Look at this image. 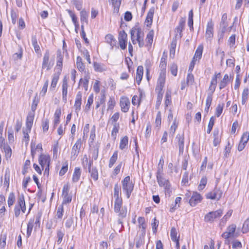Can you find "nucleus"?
Masks as SVG:
<instances>
[{
	"mask_svg": "<svg viewBox=\"0 0 249 249\" xmlns=\"http://www.w3.org/2000/svg\"><path fill=\"white\" fill-rule=\"evenodd\" d=\"M114 210L118 216V224L123 227V220L125 218L127 213L126 207L123 206V202L114 203Z\"/></svg>",
	"mask_w": 249,
	"mask_h": 249,
	"instance_id": "f257e3e1",
	"label": "nucleus"
},
{
	"mask_svg": "<svg viewBox=\"0 0 249 249\" xmlns=\"http://www.w3.org/2000/svg\"><path fill=\"white\" fill-rule=\"evenodd\" d=\"M31 129V113H29L27 117L26 126L23 128L22 133L23 134V143L24 142L26 146L28 144L30 136L29 134Z\"/></svg>",
	"mask_w": 249,
	"mask_h": 249,
	"instance_id": "f03ea898",
	"label": "nucleus"
},
{
	"mask_svg": "<svg viewBox=\"0 0 249 249\" xmlns=\"http://www.w3.org/2000/svg\"><path fill=\"white\" fill-rule=\"evenodd\" d=\"M122 183L123 190L125 193L127 198H129L134 188V184L130 181V177H125Z\"/></svg>",
	"mask_w": 249,
	"mask_h": 249,
	"instance_id": "7ed1b4c3",
	"label": "nucleus"
},
{
	"mask_svg": "<svg viewBox=\"0 0 249 249\" xmlns=\"http://www.w3.org/2000/svg\"><path fill=\"white\" fill-rule=\"evenodd\" d=\"M50 161V156L48 154H41L39 155L38 162L42 169H45V174H49Z\"/></svg>",
	"mask_w": 249,
	"mask_h": 249,
	"instance_id": "20e7f679",
	"label": "nucleus"
},
{
	"mask_svg": "<svg viewBox=\"0 0 249 249\" xmlns=\"http://www.w3.org/2000/svg\"><path fill=\"white\" fill-rule=\"evenodd\" d=\"M223 213V210L219 209L215 211H212L207 213L204 216L205 222L213 223L221 217Z\"/></svg>",
	"mask_w": 249,
	"mask_h": 249,
	"instance_id": "39448f33",
	"label": "nucleus"
},
{
	"mask_svg": "<svg viewBox=\"0 0 249 249\" xmlns=\"http://www.w3.org/2000/svg\"><path fill=\"white\" fill-rule=\"evenodd\" d=\"M236 229V226L235 224L230 225L227 228L226 231L222 234V236L226 239L236 237L237 235L235 233Z\"/></svg>",
	"mask_w": 249,
	"mask_h": 249,
	"instance_id": "423d86ee",
	"label": "nucleus"
},
{
	"mask_svg": "<svg viewBox=\"0 0 249 249\" xmlns=\"http://www.w3.org/2000/svg\"><path fill=\"white\" fill-rule=\"evenodd\" d=\"M82 143V140L81 138H80L77 140L75 143L72 146L71 153V160H74L76 159L79 153Z\"/></svg>",
	"mask_w": 249,
	"mask_h": 249,
	"instance_id": "0eeeda50",
	"label": "nucleus"
},
{
	"mask_svg": "<svg viewBox=\"0 0 249 249\" xmlns=\"http://www.w3.org/2000/svg\"><path fill=\"white\" fill-rule=\"evenodd\" d=\"M84 159H85V160L83 162L86 161L87 163L88 164V169L90 177L92 178L94 181H97L98 179V172L97 169L96 168L91 167L92 161L91 160L88 161V158L86 156H85Z\"/></svg>",
	"mask_w": 249,
	"mask_h": 249,
	"instance_id": "6e6552de",
	"label": "nucleus"
},
{
	"mask_svg": "<svg viewBox=\"0 0 249 249\" xmlns=\"http://www.w3.org/2000/svg\"><path fill=\"white\" fill-rule=\"evenodd\" d=\"M50 53L48 50H47L44 54L43 62L42 69H46L47 71L50 70L53 65V62L49 60Z\"/></svg>",
	"mask_w": 249,
	"mask_h": 249,
	"instance_id": "1a4fd4ad",
	"label": "nucleus"
},
{
	"mask_svg": "<svg viewBox=\"0 0 249 249\" xmlns=\"http://www.w3.org/2000/svg\"><path fill=\"white\" fill-rule=\"evenodd\" d=\"M185 24V19L181 18L178 23V25L175 29V38L174 39H180L182 36V32L184 28Z\"/></svg>",
	"mask_w": 249,
	"mask_h": 249,
	"instance_id": "9d476101",
	"label": "nucleus"
},
{
	"mask_svg": "<svg viewBox=\"0 0 249 249\" xmlns=\"http://www.w3.org/2000/svg\"><path fill=\"white\" fill-rule=\"evenodd\" d=\"M222 196V192L218 188H215L206 195V198L210 199L219 200Z\"/></svg>",
	"mask_w": 249,
	"mask_h": 249,
	"instance_id": "9b49d317",
	"label": "nucleus"
},
{
	"mask_svg": "<svg viewBox=\"0 0 249 249\" xmlns=\"http://www.w3.org/2000/svg\"><path fill=\"white\" fill-rule=\"evenodd\" d=\"M130 102L129 99L125 96H122L120 100V106L122 111L127 112L129 110Z\"/></svg>",
	"mask_w": 249,
	"mask_h": 249,
	"instance_id": "f8f14e48",
	"label": "nucleus"
},
{
	"mask_svg": "<svg viewBox=\"0 0 249 249\" xmlns=\"http://www.w3.org/2000/svg\"><path fill=\"white\" fill-rule=\"evenodd\" d=\"M213 23L210 20L207 24L205 37L207 40L211 41L213 36Z\"/></svg>",
	"mask_w": 249,
	"mask_h": 249,
	"instance_id": "ddd939ff",
	"label": "nucleus"
},
{
	"mask_svg": "<svg viewBox=\"0 0 249 249\" xmlns=\"http://www.w3.org/2000/svg\"><path fill=\"white\" fill-rule=\"evenodd\" d=\"M118 40L121 49L122 50L125 49L127 45V35L124 31L120 32Z\"/></svg>",
	"mask_w": 249,
	"mask_h": 249,
	"instance_id": "4468645a",
	"label": "nucleus"
},
{
	"mask_svg": "<svg viewBox=\"0 0 249 249\" xmlns=\"http://www.w3.org/2000/svg\"><path fill=\"white\" fill-rule=\"evenodd\" d=\"M113 197L114 198V203L123 202L121 186L118 183L115 184L114 187Z\"/></svg>",
	"mask_w": 249,
	"mask_h": 249,
	"instance_id": "2eb2a0df",
	"label": "nucleus"
},
{
	"mask_svg": "<svg viewBox=\"0 0 249 249\" xmlns=\"http://www.w3.org/2000/svg\"><path fill=\"white\" fill-rule=\"evenodd\" d=\"M202 199V196L197 192H194L190 199L189 203L192 207L195 206L197 204L200 203Z\"/></svg>",
	"mask_w": 249,
	"mask_h": 249,
	"instance_id": "dca6fc26",
	"label": "nucleus"
},
{
	"mask_svg": "<svg viewBox=\"0 0 249 249\" xmlns=\"http://www.w3.org/2000/svg\"><path fill=\"white\" fill-rule=\"evenodd\" d=\"M68 88V79L66 76H65L63 79L62 85V100L65 103L67 101Z\"/></svg>",
	"mask_w": 249,
	"mask_h": 249,
	"instance_id": "f3484780",
	"label": "nucleus"
},
{
	"mask_svg": "<svg viewBox=\"0 0 249 249\" xmlns=\"http://www.w3.org/2000/svg\"><path fill=\"white\" fill-rule=\"evenodd\" d=\"M143 33L141 31L140 28H132L130 31L131 39L133 44L137 43V39Z\"/></svg>",
	"mask_w": 249,
	"mask_h": 249,
	"instance_id": "a211bd4d",
	"label": "nucleus"
},
{
	"mask_svg": "<svg viewBox=\"0 0 249 249\" xmlns=\"http://www.w3.org/2000/svg\"><path fill=\"white\" fill-rule=\"evenodd\" d=\"M249 140V133L248 132H246L243 133L238 146V150L239 151H241L244 149L246 143L248 142Z\"/></svg>",
	"mask_w": 249,
	"mask_h": 249,
	"instance_id": "6ab92c4d",
	"label": "nucleus"
},
{
	"mask_svg": "<svg viewBox=\"0 0 249 249\" xmlns=\"http://www.w3.org/2000/svg\"><path fill=\"white\" fill-rule=\"evenodd\" d=\"M176 139L178 141V144L179 147V153H183L184 146V138L183 134H178L177 135Z\"/></svg>",
	"mask_w": 249,
	"mask_h": 249,
	"instance_id": "aec40b11",
	"label": "nucleus"
},
{
	"mask_svg": "<svg viewBox=\"0 0 249 249\" xmlns=\"http://www.w3.org/2000/svg\"><path fill=\"white\" fill-rule=\"evenodd\" d=\"M167 58V55L165 54V52L163 53V54L161 58L160 64V72L166 73V68L167 65L166 60Z\"/></svg>",
	"mask_w": 249,
	"mask_h": 249,
	"instance_id": "412c9836",
	"label": "nucleus"
},
{
	"mask_svg": "<svg viewBox=\"0 0 249 249\" xmlns=\"http://www.w3.org/2000/svg\"><path fill=\"white\" fill-rule=\"evenodd\" d=\"M154 11V8L152 7L149 9L147 14L146 18L145 21V24L148 27L150 26L152 23Z\"/></svg>",
	"mask_w": 249,
	"mask_h": 249,
	"instance_id": "4be33fe9",
	"label": "nucleus"
},
{
	"mask_svg": "<svg viewBox=\"0 0 249 249\" xmlns=\"http://www.w3.org/2000/svg\"><path fill=\"white\" fill-rule=\"evenodd\" d=\"M231 79V77L229 76L228 74H225L222 79L219 82V89H222L225 88L227 86V85L230 83Z\"/></svg>",
	"mask_w": 249,
	"mask_h": 249,
	"instance_id": "5701e85b",
	"label": "nucleus"
},
{
	"mask_svg": "<svg viewBox=\"0 0 249 249\" xmlns=\"http://www.w3.org/2000/svg\"><path fill=\"white\" fill-rule=\"evenodd\" d=\"M157 178L158 184L160 186L167 187V185L170 184L168 180L164 178L160 175V173H157Z\"/></svg>",
	"mask_w": 249,
	"mask_h": 249,
	"instance_id": "b1692460",
	"label": "nucleus"
},
{
	"mask_svg": "<svg viewBox=\"0 0 249 249\" xmlns=\"http://www.w3.org/2000/svg\"><path fill=\"white\" fill-rule=\"evenodd\" d=\"M143 73V68L142 66H139L137 68L136 81L137 83L139 85L142 78Z\"/></svg>",
	"mask_w": 249,
	"mask_h": 249,
	"instance_id": "393cba45",
	"label": "nucleus"
},
{
	"mask_svg": "<svg viewBox=\"0 0 249 249\" xmlns=\"http://www.w3.org/2000/svg\"><path fill=\"white\" fill-rule=\"evenodd\" d=\"M93 68L95 71L102 72L107 70L106 65L101 63L94 62Z\"/></svg>",
	"mask_w": 249,
	"mask_h": 249,
	"instance_id": "a878e982",
	"label": "nucleus"
},
{
	"mask_svg": "<svg viewBox=\"0 0 249 249\" xmlns=\"http://www.w3.org/2000/svg\"><path fill=\"white\" fill-rule=\"evenodd\" d=\"M61 114V111L60 108H57L54 112L53 127L55 128L60 122V117Z\"/></svg>",
	"mask_w": 249,
	"mask_h": 249,
	"instance_id": "bb28decb",
	"label": "nucleus"
},
{
	"mask_svg": "<svg viewBox=\"0 0 249 249\" xmlns=\"http://www.w3.org/2000/svg\"><path fill=\"white\" fill-rule=\"evenodd\" d=\"M105 40L107 43L109 44L112 49L116 46V41L114 36L111 34H107L105 36Z\"/></svg>",
	"mask_w": 249,
	"mask_h": 249,
	"instance_id": "cd10ccee",
	"label": "nucleus"
},
{
	"mask_svg": "<svg viewBox=\"0 0 249 249\" xmlns=\"http://www.w3.org/2000/svg\"><path fill=\"white\" fill-rule=\"evenodd\" d=\"M128 142V138L127 136H124L121 139L119 148L122 150H126L127 149Z\"/></svg>",
	"mask_w": 249,
	"mask_h": 249,
	"instance_id": "c85d7f7f",
	"label": "nucleus"
},
{
	"mask_svg": "<svg viewBox=\"0 0 249 249\" xmlns=\"http://www.w3.org/2000/svg\"><path fill=\"white\" fill-rule=\"evenodd\" d=\"M81 170L79 167H75L74 168V172L72 175V181L73 182H77L80 178L81 176Z\"/></svg>",
	"mask_w": 249,
	"mask_h": 249,
	"instance_id": "c756f323",
	"label": "nucleus"
},
{
	"mask_svg": "<svg viewBox=\"0 0 249 249\" xmlns=\"http://www.w3.org/2000/svg\"><path fill=\"white\" fill-rule=\"evenodd\" d=\"M213 144L214 146H217L221 142V137L219 134V131L218 130H214L213 133Z\"/></svg>",
	"mask_w": 249,
	"mask_h": 249,
	"instance_id": "7c9ffc66",
	"label": "nucleus"
},
{
	"mask_svg": "<svg viewBox=\"0 0 249 249\" xmlns=\"http://www.w3.org/2000/svg\"><path fill=\"white\" fill-rule=\"evenodd\" d=\"M89 78L88 76H85L84 78H81L79 82V87L83 86L86 91L88 89V84Z\"/></svg>",
	"mask_w": 249,
	"mask_h": 249,
	"instance_id": "2f4dec72",
	"label": "nucleus"
},
{
	"mask_svg": "<svg viewBox=\"0 0 249 249\" xmlns=\"http://www.w3.org/2000/svg\"><path fill=\"white\" fill-rule=\"evenodd\" d=\"M203 46L199 45L197 48L195 55L193 58V60L196 61L197 59L199 60L201 58L202 52H203Z\"/></svg>",
	"mask_w": 249,
	"mask_h": 249,
	"instance_id": "473e14b6",
	"label": "nucleus"
},
{
	"mask_svg": "<svg viewBox=\"0 0 249 249\" xmlns=\"http://www.w3.org/2000/svg\"><path fill=\"white\" fill-rule=\"evenodd\" d=\"M57 58L56 67H57L60 70H61L63 65V57L60 51L57 52Z\"/></svg>",
	"mask_w": 249,
	"mask_h": 249,
	"instance_id": "72a5a7b5",
	"label": "nucleus"
},
{
	"mask_svg": "<svg viewBox=\"0 0 249 249\" xmlns=\"http://www.w3.org/2000/svg\"><path fill=\"white\" fill-rule=\"evenodd\" d=\"M118 159V151H115L109 159L108 167L112 168Z\"/></svg>",
	"mask_w": 249,
	"mask_h": 249,
	"instance_id": "f704fd0d",
	"label": "nucleus"
},
{
	"mask_svg": "<svg viewBox=\"0 0 249 249\" xmlns=\"http://www.w3.org/2000/svg\"><path fill=\"white\" fill-rule=\"evenodd\" d=\"M172 102V96H171V92L170 91L167 90L165 94V109L171 104Z\"/></svg>",
	"mask_w": 249,
	"mask_h": 249,
	"instance_id": "c9c22d12",
	"label": "nucleus"
},
{
	"mask_svg": "<svg viewBox=\"0 0 249 249\" xmlns=\"http://www.w3.org/2000/svg\"><path fill=\"white\" fill-rule=\"evenodd\" d=\"M217 83V79L216 77H213L211 81V84L209 88V91L213 93L215 90Z\"/></svg>",
	"mask_w": 249,
	"mask_h": 249,
	"instance_id": "e433bc0d",
	"label": "nucleus"
},
{
	"mask_svg": "<svg viewBox=\"0 0 249 249\" xmlns=\"http://www.w3.org/2000/svg\"><path fill=\"white\" fill-rule=\"evenodd\" d=\"M178 127V123L177 121V119L175 118V119L174 120V121L173 122V124L171 125V126L170 128V130H169L170 135H171V137H173L174 136V135L175 131H176V129H177Z\"/></svg>",
	"mask_w": 249,
	"mask_h": 249,
	"instance_id": "4c0bfd02",
	"label": "nucleus"
},
{
	"mask_svg": "<svg viewBox=\"0 0 249 249\" xmlns=\"http://www.w3.org/2000/svg\"><path fill=\"white\" fill-rule=\"evenodd\" d=\"M5 154V157L7 159L10 158L12 155V150L9 145L8 144H4V146L2 147Z\"/></svg>",
	"mask_w": 249,
	"mask_h": 249,
	"instance_id": "58836bf2",
	"label": "nucleus"
},
{
	"mask_svg": "<svg viewBox=\"0 0 249 249\" xmlns=\"http://www.w3.org/2000/svg\"><path fill=\"white\" fill-rule=\"evenodd\" d=\"M64 235L65 232L64 229H60L57 231V237L58 238L57 243L58 244H60L62 242Z\"/></svg>",
	"mask_w": 249,
	"mask_h": 249,
	"instance_id": "ea45409f",
	"label": "nucleus"
},
{
	"mask_svg": "<svg viewBox=\"0 0 249 249\" xmlns=\"http://www.w3.org/2000/svg\"><path fill=\"white\" fill-rule=\"evenodd\" d=\"M249 95V89L248 88L244 89L242 94V105L245 104L248 99V95Z\"/></svg>",
	"mask_w": 249,
	"mask_h": 249,
	"instance_id": "a19ab883",
	"label": "nucleus"
},
{
	"mask_svg": "<svg viewBox=\"0 0 249 249\" xmlns=\"http://www.w3.org/2000/svg\"><path fill=\"white\" fill-rule=\"evenodd\" d=\"M18 205L19 206V208L21 209L22 212L23 213H25L26 210V207L24 198L23 196H19L18 201Z\"/></svg>",
	"mask_w": 249,
	"mask_h": 249,
	"instance_id": "79ce46f5",
	"label": "nucleus"
},
{
	"mask_svg": "<svg viewBox=\"0 0 249 249\" xmlns=\"http://www.w3.org/2000/svg\"><path fill=\"white\" fill-rule=\"evenodd\" d=\"M177 44V40L173 39L171 44V47L170 49V57L174 58L175 54V50Z\"/></svg>",
	"mask_w": 249,
	"mask_h": 249,
	"instance_id": "37998d69",
	"label": "nucleus"
},
{
	"mask_svg": "<svg viewBox=\"0 0 249 249\" xmlns=\"http://www.w3.org/2000/svg\"><path fill=\"white\" fill-rule=\"evenodd\" d=\"M88 14L85 10H82L80 12V20L82 25H83L84 22L88 23Z\"/></svg>",
	"mask_w": 249,
	"mask_h": 249,
	"instance_id": "c03bdc74",
	"label": "nucleus"
},
{
	"mask_svg": "<svg viewBox=\"0 0 249 249\" xmlns=\"http://www.w3.org/2000/svg\"><path fill=\"white\" fill-rule=\"evenodd\" d=\"M119 124L118 123H115L113 124V127L111 132V136L114 139H115L116 138V136L117 133L119 132Z\"/></svg>",
	"mask_w": 249,
	"mask_h": 249,
	"instance_id": "a18cd8bd",
	"label": "nucleus"
},
{
	"mask_svg": "<svg viewBox=\"0 0 249 249\" xmlns=\"http://www.w3.org/2000/svg\"><path fill=\"white\" fill-rule=\"evenodd\" d=\"M32 42L35 52L38 57H40L41 56V51L39 45L37 44L36 40L32 41Z\"/></svg>",
	"mask_w": 249,
	"mask_h": 249,
	"instance_id": "49530a36",
	"label": "nucleus"
},
{
	"mask_svg": "<svg viewBox=\"0 0 249 249\" xmlns=\"http://www.w3.org/2000/svg\"><path fill=\"white\" fill-rule=\"evenodd\" d=\"M182 198L180 197H177L175 199V205L170 209V212H174L179 207V204L180 203Z\"/></svg>",
	"mask_w": 249,
	"mask_h": 249,
	"instance_id": "de8ad7c7",
	"label": "nucleus"
},
{
	"mask_svg": "<svg viewBox=\"0 0 249 249\" xmlns=\"http://www.w3.org/2000/svg\"><path fill=\"white\" fill-rule=\"evenodd\" d=\"M207 182V178L206 177L201 178L200 183L198 186V189L199 191L202 190L205 187Z\"/></svg>",
	"mask_w": 249,
	"mask_h": 249,
	"instance_id": "09e8293b",
	"label": "nucleus"
},
{
	"mask_svg": "<svg viewBox=\"0 0 249 249\" xmlns=\"http://www.w3.org/2000/svg\"><path fill=\"white\" fill-rule=\"evenodd\" d=\"M166 73H160V75L158 80L157 85L164 86L165 81Z\"/></svg>",
	"mask_w": 249,
	"mask_h": 249,
	"instance_id": "8fccbe9b",
	"label": "nucleus"
},
{
	"mask_svg": "<svg viewBox=\"0 0 249 249\" xmlns=\"http://www.w3.org/2000/svg\"><path fill=\"white\" fill-rule=\"evenodd\" d=\"M93 102V94H90L88 99L87 103L85 106V110L88 111L89 110L91 105Z\"/></svg>",
	"mask_w": 249,
	"mask_h": 249,
	"instance_id": "3c124183",
	"label": "nucleus"
},
{
	"mask_svg": "<svg viewBox=\"0 0 249 249\" xmlns=\"http://www.w3.org/2000/svg\"><path fill=\"white\" fill-rule=\"evenodd\" d=\"M70 16L71 17L72 21L76 28L78 26V24L77 20V18L74 13L70 10H67Z\"/></svg>",
	"mask_w": 249,
	"mask_h": 249,
	"instance_id": "603ef678",
	"label": "nucleus"
},
{
	"mask_svg": "<svg viewBox=\"0 0 249 249\" xmlns=\"http://www.w3.org/2000/svg\"><path fill=\"white\" fill-rule=\"evenodd\" d=\"M58 142H56L53 145L52 150L53 152V158L56 159L57 157L58 151Z\"/></svg>",
	"mask_w": 249,
	"mask_h": 249,
	"instance_id": "864d4df0",
	"label": "nucleus"
},
{
	"mask_svg": "<svg viewBox=\"0 0 249 249\" xmlns=\"http://www.w3.org/2000/svg\"><path fill=\"white\" fill-rule=\"evenodd\" d=\"M170 236L173 241H177L179 238V236H177V232L175 228H172L170 231Z\"/></svg>",
	"mask_w": 249,
	"mask_h": 249,
	"instance_id": "5fc2aeb1",
	"label": "nucleus"
},
{
	"mask_svg": "<svg viewBox=\"0 0 249 249\" xmlns=\"http://www.w3.org/2000/svg\"><path fill=\"white\" fill-rule=\"evenodd\" d=\"M15 201V196L13 193H10L8 198V205L9 207L12 206Z\"/></svg>",
	"mask_w": 249,
	"mask_h": 249,
	"instance_id": "6e6d98bb",
	"label": "nucleus"
},
{
	"mask_svg": "<svg viewBox=\"0 0 249 249\" xmlns=\"http://www.w3.org/2000/svg\"><path fill=\"white\" fill-rule=\"evenodd\" d=\"M59 79V75L57 74H54L53 76L52 80L51 88H55L57 85L58 80Z\"/></svg>",
	"mask_w": 249,
	"mask_h": 249,
	"instance_id": "4d7b16f0",
	"label": "nucleus"
},
{
	"mask_svg": "<svg viewBox=\"0 0 249 249\" xmlns=\"http://www.w3.org/2000/svg\"><path fill=\"white\" fill-rule=\"evenodd\" d=\"M116 104V102L113 97H110L107 102V109L111 110L113 109Z\"/></svg>",
	"mask_w": 249,
	"mask_h": 249,
	"instance_id": "13d9d810",
	"label": "nucleus"
},
{
	"mask_svg": "<svg viewBox=\"0 0 249 249\" xmlns=\"http://www.w3.org/2000/svg\"><path fill=\"white\" fill-rule=\"evenodd\" d=\"M227 19V14L224 13V14H223V15L222 16L221 21L220 22V26L223 28H226L228 26L227 22H226Z\"/></svg>",
	"mask_w": 249,
	"mask_h": 249,
	"instance_id": "bf43d9fd",
	"label": "nucleus"
},
{
	"mask_svg": "<svg viewBox=\"0 0 249 249\" xmlns=\"http://www.w3.org/2000/svg\"><path fill=\"white\" fill-rule=\"evenodd\" d=\"M224 104H219L216 108V111H215V115L217 117H219L220 115L221 114L223 107H224Z\"/></svg>",
	"mask_w": 249,
	"mask_h": 249,
	"instance_id": "052dcab7",
	"label": "nucleus"
},
{
	"mask_svg": "<svg viewBox=\"0 0 249 249\" xmlns=\"http://www.w3.org/2000/svg\"><path fill=\"white\" fill-rule=\"evenodd\" d=\"M249 231V217L245 221L243 227L242 231L243 233H247Z\"/></svg>",
	"mask_w": 249,
	"mask_h": 249,
	"instance_id": "680f3d73",
	"label": "nucleus"
},
{
	"mask_svg": "<svg viewBox=\"0 0 249 249\" xmlns=\"http://www.w3.org/2000/svg\"><path fill=\"white\" fill-rule=\"evenodd\" d=\"M161 115L160 111H159L157 114L155 120L156 126L159 128L161 125Z\"/></svg>",
	"mask_w": 249,
	"mask_h": 249,
	"instance_id": "e2e57ef3",
	"label": "nucleus"
},
{
	"mask_svg": "<svg viewBox=\"0 0 249 249\" xmlns=\"http://www.w3.org/2000/svg\"><path fill=\"white\" fill-rule=\"evenodd\" d=\"M64 213L63 206L62 205H60L57 210L56 216L57 218L61 219L62 218Z\"/></svg>",
	"mask_w": 249,
	"mask_h": 249,
	"instance_id": "0e129e2a",
	"label": "nucleus"
},
{
	"mask_svg": "<svg viewBox=\"0 0 249 249\" xmlns=\"http://www.w3.org/2000/svg\"><path fill=\"white\" fill-rule=\"evenodd\" d=\"M153 32L152 31L149 32L146 37V41L149 44L151 45L152 43L153 42Z\"/></svg>",
	"mask_w": 249,
	"mask_h": 249,
	"instance_id": "69168bd1",
	"label": "nucleus"
},
{
	"mask_svg": "<svg viewBox=\"0 0 249 249\" xmlns=\"http://www.w3.org/2000/svg\"><path fill=\"white\" fill-rule=\"evenodd\" d=\"M170 71L172 74L175 76H177L178 73V66L176 64L173 63L170 67Z\"/></svg>",
	"mask_w": 249,
	"mask_h": 249,
	"instance_id": "338daca9",
	"label": "nucleus"
},
{
	"mask_svg": "<svg viewBox=\"0 0 249 249\" xmlns=\"http://www.w3.org/2000/svg\"><path fill=\"white\" fill-rule=\"evenodd\" d=\"M22 52L21 50L20 49L19 50L18 52L15 53L13 55L11 59L12 60L15 61L18 59H21L22 57Z\"/></svg>",
	"mask_w": 249,
	"mask_h": 249,
	"instance_id": "774afa93",
	"label": "nucleus"
}]
</instances>
